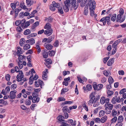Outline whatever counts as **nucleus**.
<instances>
[{
  "mask_svg": "<svg viewBox=\"0 0 126 126\" xmlns=\"http://www.w3.org/2000/svg\"><path fill=\"white\" fill-rule=\"evenodd\" d=\"M65 1L66 4L68 3V4L70 7H73L74 9L75 10H76L78 7V4H77V3L76 4V0H66ZM70 9L71 10H72V9Z\"/></svg>",
  "mask_w": 126,
  "mask_h": 126,
  "instance_id": "f257e3e1",
  "label": "nucleus"
},
{
  "mask_svg": "<svg viewBox=\"0 0 126 126\" xmlns=\"http://www.w3.org/2000/svg\"><path fill=\"white\" fill-rule=\"evenodd\" d=\"M109 98H107L106 99L105 97L103 96L100 99V102L102 104H103L106 103V104L105 105V107H106V104L109 103Z\"/></svg>",
  "mask_w": 126,
  "mask_h": 126,
  "instance_id": "f03ea898",
  "label": "nucleus"
},
{
  "mask_svg": "<svg viewBox=\"0 0 126 126\" xmlns=\"http://www.w3.org/2000/svg\"><path fill=\"white\" fill-rule=\"evenodd\" d=\"M95 2L94 1H92V0H89V9H95Z\"/></svg>",
  "mask_w": 126,
  "mask_h": 126,
  "instance_id": "7ed1b4c3",
  "label": "nucleus"
},
{
  "mask_svg": "<svg viewBox=\"0 0 126 126\" xmlns=\"http://www.w3.org/2000/svg\"><path fill=\"white\" fill-rule=\"evenodd\" d=\"M95 94V93L94 92H93L90 95V96L91 98L88 102V105H90L93 103L95 98V96L94 95Z\"/></svg>",
  "mask_w": 126,
  "mask_h": 126,
  "instance_id": "20e7f679",
  "label": "nucleus"
},
{
  "mask_svg": "<svg viewBox=\"0 0 126 126\" xmlns=\"http://www.w3.org/2000/svg\"><path fill=\"white\" fill-rule=\"evenodd\" d=\"M17 91L16 90H14L11 91L10 93V95L8 96V97L9 98L11 99H13L16 97V93Z\"/></svg>",
  "mask_w": 126,
  "mask_h": 126,
  "instance_id": "39448f33",
  "label": "nucleus"
},
{
  "mask_svg": "<svg viewBox=\"0 0 126 126\" xmlns=\"http://www.w3.org/2000/svg\"><path fill=\"white\" fill-rule=\"evenodd\" d=\"M35 85L36 87H38L40 85L41 88H42V86L43 85V81H41L39 79L35 81Z\"/></svg>",
  "mask_w": 126,
  "mask_h": 126,
  "instance_id": "423d86ee",
  "label": "nucleus"
},
{
  "mask_svg": "<svg viewBox=\"0 0 126 126\" xmlns=\"http://www.w3.org/2000/svg\"><path fill=\"white\" fill-rule=\"evenodd\" d=\"M105 21L103 22V25H106V23H107L108 25H110L111 24L110 17L109 16H106L105 17Z\"/></svg>",
  "mask_w": 126,
  "mask_h": 126,
  "instance_id": "0eeeda50",
  "label": "nucleus"
},
{
  "mask_svg": "<svg viewBox=\"0 0 126 126\" xmlns=\"http://www.w3.org/2000/svg\"><path fill=\"white\" fill-rule=\"evenodd\" d=\"M103 87V85L102 84H99L98 85L94 84L93 87L94 90L98 91L101 90Z\"/></svg>",
  "mask_w": 126,
  "mask_h": 126,
  "instance_id": "6e6552de",
  "label": "nucleus"
},
{
  "mask_svg": "<svg viewBox=\"0 0 126 126\" xmlns=\"http://www.w3.org/2000/svg\"><path fill=\"white\" fill-rule=\"evenodd\" d=\"M48 69H46L45 71L43 72L42 78L43 80H47V73H48Z\"/></svg>",
  "mask_w": 126,
  "mask_h": 126,
  "instance_id": "1a4fd4ad",
  "label": "nucleus"
},
{
  "mask_svg": "<svg viewBox=\"0 0 126 126\" xmlns=\"http://www.w3.org/2000/svg\"><path fill=\"white\" fill-rule=\"evenodd\" d=\"M53 30L52 28L50 29H47L44 32V33L45 34L48 35V36H49L51 35L53 33Z\"/></svg>",
  "mask_w": 126,
  "mask_h": 126,
  "instance_id": "9d476101",
  "label": "nucleus"
},
{
  "mask_svg": "<svg viewBox=\"0 0 126 126\" xmlns=\"http://www.w3.org/2000/svg\"><path fill=\"white\" fill-rule=\"evenodd\" d=\"M26 43H29L31 45L34 44L35 43V40L33 38H31L26 41Z\"/></svg>",
  "mask_w": 126,
  "mask_h": 126,
  "instance_id": "9b49d317",
  "label": "nucleus"
},
{
  "mask_svg": "<svg viewBox=\"0 0 126 126\" xmlns=\"http://www.w3.org/2000/svg\"><path fill=\"white\" fill-rule=\"evenodd\" d=\"M65 1L64 2V5L63 7V9L64 11L65 12H67L69 10V6L68 4V3L66 4Z\"/></svg>",
  "mask_w": 126,
  "mask_h": 126,
  "instance_id": "f8f14e48",
  "label": "nucleus"
},
{
  "mask_svg": "<svg viewBox=\"0 0 126 126\" xmlns=\"http://www.w3.org/2000/svg\"><path fill=\"white\" fill-rule=\"evenodd\" d=\"M41 42L38 41L36 43V48L38 50V52L39 53L41 51V49L40 48V47L39 46V45L40 44Z\"/></svg>",
  "mask_w": 126,
  "mask_h": 126,
  "instance_id": "ddd939ff",
  "label": "nucleus"
},
{
  "mask_svg": "<svg viewBox=\"0 0 126 126\" xmlns=\"http://www.w3.org/2000/svg\"><path fill=\"white\" fill-rule=\"evenodd\" d=\"M114 58H112L110 59L108 62L107 63V65L108 66H110L113 63Z\"/></svg>",
  "mask_w": 126,
  "mask_h": 126,
  "instance_id": "4468645a",
  "label": "nucleus"
},
{
  "mask_svg": "<svg viewBox=\"0 0 126 126\" xmlns=\"http://www.w3.org/2000/svg\"><path fill=\"white\" fill-rule=\"evenodd\" d=\"M24 77V76L23 75H22L19 76L18 74L16 76V78L17 81H19L22 80V78Z\"/></svg>",
  "mask_w": 126,
  "mask_h": 126,
  "instance_id": "2eb2a0df",
  "label": "nucleus"
},
{
  "mask_svg": "<svg viewBox=\"0 0 126 126\" xmlns=\"http://www.w3.org/2000/svg\"><path fill=\"white\" fill-rule=\"evenodd\" d=\"M122 15L120 14L118 15L116 18V21L120 23L122 22V19H121Z\"/></svg>",
  "mask_w": 126,
  "mask_h": 126,
  "instance_id": "dca6fc26",
  "label": "nucleus"
},
{
  "mask_svg": "<svg viewBox=\"0 0 126 126\" xmlns=\"http://www.w3.org/2000/svg\"><path fill=\"white\" fill-rule=\"evenodd\" d=\"M88 12V4L86 5L85 7L84 11V14L86 16L87 15Z\"/></svg>",
  "mask_w": 126,
  "mask_h": 126,
  "instance_id": "f3484780",
  "label": "nucleus"
},
{
  "mask_svg": "<svg viewBox=\"0 0 126 126\" xmlns=\"http://www.w3.org/2000/svg\"><path fill=\"white\" fill-rule=\"evenodd\" d=\"M62 110L63 112H67L68 113H70V110L68 109V107L67 106H65L63 107Z\"/></svg>",
  "mask_w": 126,
  "mask_h": 126,
  "instance_id": "a211bd4d",
  "label": "nucleus"
},
{
  "mask_svg": "<svg viewBox=\"0 0 126 126\" xmlns=\"http://www.w3.org/2000/svg\"><path fill=\"white\" fill-rule=\"evenodd\" d=\"M64 119V117L62 115H60L57 118V119L61 122H63Z\"/></svg>",
  "mask_w": 126,
  "mask_h": 126,
  "instance_id": "6ab92c4d",
  "label": "nucleus"
},
{
  "mask_svg": "<svg viewBox=\"0 0 126 126\" xmlns=\"http://www.w3.org/2000/svg\"><path fill=\"white\" fill-rule=\"evenodd\" d=\"M46 63H45V64L46 66H47V64H51L52 63V60L50 59H47L46 61Z\"/></svg>",
  "mask_w": 126,
  "mask_h": 126,
  "instance_id": "aec40b11",
  "label": "nucleus"
},
{
  "mask_svg": "<svg viewBox=\"0 0 126 126\" xmlns=\"http://www.w3.org/2000/svg\"><path fill=\"white\" fill-rule=\"evenodd\" d=\"M105 110L106 114H109L110 113L111 110L108 107H106Z\"/></svg>",
  "mask_w": 126,
  "mask_h": 126,
  "instance_id": "412c9836",
  "label": "nucleus"
},
{
  "mask_svg": "<svg viewBox=\"0 0 126 126\" xmlns=\"http://www.w3.org/2000/svg\"><path fill=\"white\" fill-rule=\"evenodd\" d=\"M44 46L48 50H51L53 47V46L52 45L49 44L46 45L45 44Z\"/></svg>",
  "mask_w": 126,
  "mask_h": 126,
  "instance_id": "4be33fe9",
  "label": "nucleus"
},
{
  "mask_svg": "<svg viewBox=\"0 0 126 126\" xmlns=\"http://www.w3.org/2000/svg\"><path fill=\"white\" fill-rule=\"evenodd\" d=\"M25 20L24 19H23L22 20V22H21V27L23 29H24L25 28Z\"/></svg>",
  "mask_w": 126,
  "mask_h": 126,
  "instance_id": "5701e85b",
  "label": "nucleus"
},
{
  "mask_svg": "<svg viewBox=\"0 0 126 126\" xmlns=\"http://www.w3.org/2000/svg\"><path fill=\"white\" fill-rule=\"evenodd\" d=\"M17 51L16 52L17 54L18 55V54H22V49L20 47H17Z\"/></svg>",
  "mask_w": 126,
  "mask_h": 126,
  "instance_id": "b1692460",
  "label": "nucleus"
},
{
  "mask_svg": "<svg viewBox=\"0 0 126 126\" xmlns=\"http://www.w3.org/2000/svg\"><path fill=\"white\" fill-rule=\"evenodd\" d=\"M52 4L55 7H56L58 8L60 7V4L58 3H56L55 1H53Z\"/></svg>",
  "mask_w": 126,
  "mask_h": 126,
  "instance_id": "393cba45",
  "label": "nucleus"
},
{
  "mask_svg": "<svg viewBox=\"0 0 126 126\" xmlns=\"http://www.w3.org/2000/svg\"><path fill=\"white\" fill-rule=\"evenodd\" d=\"M37 12V11L36 10H34L32 12L31 14H30L29 16V17L28 18H30L32 17H34V15Z\"/></svg>",
  "mask_w": 126,
  "mask_h": 126,
  "instance_id": "a878e982",
  "label": "nucleus"
},
{
  "mask_svg": "<svg viewBox=\"0 0 126 126\" xmlns=\"http://www.w3.org/2000/svg\"><path fill=\"white\" fill-rule=\"evenodd\" d=\"M48 53L45 51H44L43 52V56L44 58H47L48 56Z\"/></svg>",
  "mask_w": 126,
  "mask_h": 126,
  "instance_id": "bb28decb",
  "label": "nucleus"
},
{
  "mask_svg": "<svg viewBox=\"0 0 126 126\" xmlns=\"http://www.w3.org/2000/svg\"><path fill=\"white\" fill-rule=\"evenodd\" d=\"M44 29H50L51 28V25L49 23H47L46 24V25L44 27Z\"/></svg>",
  "mask_w": 126,
  "mask_h": 126,
  "instance_id": "cd10ccee",
  "label": "nucleus"
},
{
  "mask_svg": "<svg viewBox=\"0 0 126 126\" xmlns=\"http://www.w3.org/2000/svg\"><path fill=\"white\" fill-rule=\"evenodd\" d=\"M54 36L53 35H52L51 36L49 37L48 38H47V43H49L51 42L54 39Z\"/></svg>",
  "mask_w": 126,
  "mask_h": 126,
  "instance_id": "c85d7f7f",
  "label": "nucleus"
},
{
  "mask_svg": "<svg viewBox=\"0 0 126 126\" xmlns=\"http://www.w3.org/2000/svg\"><path fill=\"white\" fill-rule=\"evenodd\" d=\"M107 119V117L106 116H105L102 117L101 119V122L102 123H103L105 122Z\"/></svg>",
  "mask_w": 126,
  "mask_h": 126,
  "instance_id": "c756f323",
  "label": "nucleus"
},
{
  "mask_svg": "<svg viewBox=\"0 0 126 126\" xmlns=\"http://www.w3.org/2000/svg\"><path fill=\"white\" fill-rule=\"evenodd\" d=\"M18 56V59L20 63L22 62V61L23 59H24V56H22L20 55V54H18L17 55Z\"/></svg>",
  "mask_w": 126,
  "mask_h": 126,
  "instance_id": "7c9ffc66",
  "label": "nucleus"
},
{
  "mask_svg": "<svg viewBox=\"0 0 126 126\" xmlns=\"http://www.w3.org/2000/svg\"><path fill=\"white\" fill-rule=\"evenodd\" d=\"M30 48V45L28 44H26L24 47V49L25 50H27Z\"/></svg>",
  "mask_w": 126,
  "mask_h": 126,
  "instance_id": "2f4dec72",
  "label": "nucleus"
},
{
  "mask_svg": "<svg viewBox=\"0 0 126 126\" xmlns=\"http://www.w3.org/2000/svg\"><path fill=\"white\" fill-rule=\"evenodd\" d=\"M25 40L23 38H21L19 42V44L21 46H23V45L25 43Z\"/></svg>",
  "mask_w": 126,
  "mask_h": 126,
  "instance_id": "473e14b6",
  "label": "nucleus"
},
{
  "mask_svg": "<svg viewBox=\"0 0 126 126\" xmlns=\"http://www.w3.org/2000/svg\"><path fill=\"white\" fill-rule=\"evenodd\" d=\"M31 32V31L29 29H27L24 32V35H27L30 33Z\"/></svg>",
  "mask_w": 126,
  "mask_h": 126,
  "instance_id": "72a5a7b5",
  "label": "nucleus"
},
{
  "mask_svg": "<svg viewBox=\"0 0 126 126\" xmlns=\"http://www.w3.org/2000/svg\"><path fill=\"white\" fill-rule=\"evenodd\" d=\"M108 81L110 84H112L114 82V80L111 76H110L108 78Z\"/></svg>",
  "mask_w": 126,
  "mask_h": 126,
  "instance_id": "f704fd0d",
  "label": "nucleus"
},
{
  "mask_svg": "<svg viewBox=\"0 0 126 126\" xmlns=\"http://www.w3.org/2000/svg\"><path fill=\"white\" fill-rule=\"evenodd\" d=\"M48 53L49 56H53L54 55L55 52L52 50L51 51H49L48 52Z\"/></svg>",
  "mask_w": 126,
  "mask_h": 126,
  "instance_id": "c9c22d12",
  "label": "nucleus"
},
{
  "mask_svg": "<svg viewBox=\"0 0 126 126\" xmlns=\"http://www.w3.org/2000/svg\"><path fill=\"white\" fill-rule=\"evenodd\" d=\"M86 88L88 91H90L92 89V87L91 85L88 84L86 85Z\"/></svg>",
  "mask_w": 126,
  "mask_h": 126,
  "instance_id": "e433bc0d",
  "label": "nucleus"
},
{
  "mask_svg": "<svg viewBox=\"0 0 126 126\" xmlns=\"http://www.w3.org/2000/svg\"><path fill=\"white\" fill-rule=\"evenodd\" d=\"M67 122L66 121H63V122H62V124L61 125L62 126H69V124L67 123Z\"/></svg>",
  "mask_w": 126,
  "mask_h": 126,
  "instance_id": "4c0bfd02",
  "label": "nucleus"
},
{
  "mask_svg": "<svg viewBox=\"0 0 126 126\" xmlns=\"http://www.w3.org/2000/svg\"><path fill=\"white\" fill-rule=\"evenodd\" d=\"M117 98V96H116L114 97H113L112 99L111 100V102L113 104H115L116 103V99Z\"/></svg>",
  "mask_w": 126,
  "mask_h": 126,
  "instance_id": "58836bf2",
  "label": "nucleus"
},
{
  "mask_svg": "<svg viewBox=\"0 0 126 126\" xmlns=\"http://www.w3.org/2000/svg\"><path fill=\"white\" fill-rule=\"evenodd\" d=\"M58 12L61 14H63V12L61 7H60L58 8Z\"/></svg>",
  "mask_w": 126,
  "mask_h": 126,
  "instance_id": "ea45409f",
  "label": "nucleus"
},
{
  "mask_svg": "<svg viewBox=\"0 0 126 126\" xmlns=\"http://www.w3.org/2000/svg\"><path fill=\"white\" fill-rule=\"evenodd\" d=\"M116 14H114L111 18V20L113 22L116 19Z\"/></svg>",
  "mask_w": 126,
  "mask_h": 126,
  "instance_id": "a19ab883",
  "label": "nucleus"
},
{
  "mask_svg": "<svg viewBox=\"0 0 126 126\" xmlns=\"http://www.w3.org/2000/svg\"><path fill=\"white\" fill-rule=\"evenodd\" d=\"M37 35V34L36 33H32L31 34L27 36V38H28L30 37H33V36H35Z\"/></svg>",
  "mask_w": 126,
  "mask_h": 126,
  "instance_id": "79ce46f5",
  "label": "nucleus"
},
{
  "mask_svg": "<svg viewBox=\"0 0 126 126\" xmlns=\"http://www.w3.org/2000/svg\"><path fill=\"white\" fill-rule=\"evenodd\" d=\"M21 26H18L16 29V31L19 32H21L23 31L22 29L21 28Z\"/></svg>",
  "mask_w": 126,
  "mask_h": 126,
  "instance_id": "37998d69",
  "label": "nucleus"
},
{
  "mask_svg": "<svg viewBox=\"0 0 126 126\" xmlns=\"http://www.w3.org/2000/svg\"><path fill=\"white\" fill-rule=\"evenodd\" d=\"M105 111L103 110H101L99 113V117H102L105 114Z\"/></svg>",
  "mask_w": 126,
  "mask_h": 126,
  "instance_id": "c03bdc74",
  "label": "nucleus"
},
{
  "mask_svg": "<svg viewBox=\"0 0 126 126\" xmlns=\"http://www.w3.org/2000/svg\"><path fill=\"white\" fill-rule=\"evenodd\" d=\"M123 120V118L122 116H120L118 117V122H122Z\"/></svg>",
  "mask_w": 126,
  "mask_h": 126,
  "instance_id": "a18cd8bd",
  "label": "nucleus"
},
{
  "mask_svg": "<svg viewBox=\"0 0 126 126\" xmlns=\"http://www.w3.org/2000/svg\"><path fill=\"white\" fill-rule=\"evenodd\" d=\"M94 9H90V14L91 16H93L94 15Z\"/></svg>",
  "mask_w": 126,
  "mask_h": 126,
  "instance_id": "49530a36",
  "label": "nucleus"
},
{
  "mask_svg": "<svg viewBox=\"0 0 126 126\" xmlns=\"http://www.w3.org/2000/svg\"><path fill=\"white\" fill-rule=\"evenodd\" d=\"M33 79L32 77V76H31L29 79V84H32L33 83Z\"/></svg>",
  "mask_w": 126,
  "mask_h": 126,
  "instance_id": "de8ad7c7",
  "label": "nucleus"
},
{
  "mask_svg": "<svg viewBox=\"0 0 126 126\" xmlns=\"http://www.w3.org/2000/svg\"><path fill=\"white\" fill-rule=\"evenodd\" d=\"M107 94L108 96H110L113 94V91L108 90L107 92Z\"/></svg>",
  "mask_w": 126,
  "mask_h": 126,
  "instance_id": "09e8293b",
  "label": "nucleus"
},
{
  "mask_svg": "<svg viewBox=\"0 0 126 126\" xmlns=\"http://www.w3.org/2000/svg\"><path fill=\"white\" fill-rule=\"evenodd\" d=\"M31 101L28 99H26L25 101V104L27 105H30L31 104Z\"/></svg>",
  "mask_w": 126,
  "mask_h": 126,
  "instance_id": "8fccbe9b",
  "label": "nucleus"
},
{
  "mask_svg": "<svg viewBox=\"0 0 126 126\" xmlns=\"http://www.w3.org/2000/svg\"><path fill=\"white\" fill-rule=\"evenodd\" d=\"M22 22V20H17L15 22V24L16 26H18L20 24H21Z\"/></svg>",
  "mask_w": 126,
  "mask_h": 126,
  "instance_id": "3c124183",
  "label": "nucleus"
},
{
  "mask_svg": "<svg viewBox=\"0 0 126 126\" xmlns=\"http://www.w3.org/2000/svg\"><path fill=\"white\" fill-rule=\"evenodd\" d=\"M16 87V85L15 83L12 85L11 86V89L12 90H15Z\"/></svg>",
  "mask_w": 126,
  "mask_h": 126,
  "instance_id": "603ef678",
  "label": "nucleus"
},
{
  "mask_svg": "<svg viewBox=\"0 0 126 126\" xmlns=\"http://www.w3.org/2000/svg\"><path fill=\"white\" fill-rule=\"evenodd\" d=\"M49 8L50 10L52 11H54L55 10V8L53 4H51Z\"/></svg>",
  "mask_w": 126,
  "mask_h": 126,
  "instance_id": "864d4df0",
  "label": "nucleus"
},
{
  "mask_svg": "<svg viewBox=\"0 0 126 126\" xmlns=\"http://www.w3.org/2000/svg\"><path fill=\"white\" fill-rule=\"evenodd\" d=\"M117 114V111H115L114 109H113L112 111V115L113 117H115Z\"/></svg>",
  "mask_w": 126,
  "mask_h": 126,
  "instance_id": "5fc2aeb1",
  "label": "nucleus"
},
{
  "mask_svg": "<svg viewBox=\"0 0 126 126\" xmlns=\"http://www.w3.org/2000/svg\"><path fill=\"white\" fill-rule=\"evenodd\" d=\"M20 6L23 9L25 10L26 9V6L24 5V4L23 3H21L20 4Z\"/></svg>",
  "mask_w": 126,
  "mask_h": 126,
  "instance_id": "6e6d98bb",
  "label": "nucleus"
},
{
  "mask_svg": "<svg viewBox=\"0 0 126 126\" xmlns=\"http://www.w3.org/2000/svg\"><path fill=\"white\" fill-rule=\"evenodd\" d=\"M5 77L6 80L8 81H9L10 80V76L9 74H7L6 75Z\"/></svg>",
  "mask_w": 126,
  "mask_h": 126,
  "instance_id": "4d7b16f0",
  "label": "nucleus"
},
{
  "mask_svg": "<svg viewBox=\"0 0 126 126\" xmlns=\"http://www.w3.org/2000/svg\"><path fill=\"white\" fill-rule=\"evenodd\" d=\"M26 2L28 5L31 6L32 4L31 2V0H26Z\"/></svg>",
  "mask_w": 126,
  "mask_h": 126,
  "instance_id": "13d9d810",
  "label": "nucleus"
},
{
  "mask_svg": "<svg viewBox=\"0 0 126 126\" xmlns=\"http://www.w3.org/2000/svg\"><path fill=\"white\" fill-rule=\"evenodd\" d=\"M109 57H108L103 58V61L104 63H106L108 60L109 59Z\"/></svg>",
  "mask_w": 126,
  "mask_h": 126,
  "instance_id": "bf43d9fd",
  "label": "nucleus"
},
{
  "mask_svg": "<svg viewBox=\"0 0 126 126\" xmlns=\"http://www.w3.org/2000/svg\"><path fill=\"white\" fill-rule=\"evenodd\" d=\"M107 105V106L110 108V109L111 110L112 109L113 105L112 104H106V106Z\"/></svg>",
  "mask_w": 126,
  "mask_h": 126,
  "instance_id": "052dcab7",
  "label": "nucleus"
},
{
  "mask_svg": "<svg viewBox=\"0 0 126 126\" xmlns=\"http://www.w3.org/2000/svg\"><path fill=\"white\" fill-rule=\"evenodd\" d=\"M59 44L58 41V40H56L54 43L53 45L55 46V47H57L59 46Z\"/></svg>",
  "mask_w": 126,
  "mask_h": 126,
  "instance_id": "680f3d73",
  "label": "nucleus"
},
{
  "mask_svg": "<svg viewBox=\"0 0 126 126\" xmlns=\"http://www.w3.org/2000/svg\"><path fill=\"white\" fill-rule=\"evenodd\" d=\"M65 99L63 97H60L58 98V101H64L65 100Z\"/></svg>",
  "mask_w": 126,
  "mask_h": 126,
  "instance_id": "e2e57ef3",
  "label": "nucleus"
},
{
  "mask_svg": "<svg viewBox=\"0 0 126 126\" xmlns=\"http://www.w3.org/2000/svg\"><path fill=\"white\" fill-rule=\"evenodd\" d=\"M34 94H32V95L33 96V97L32 98V102L33 103H35L36 102V96H34L33 95Z\"/></svg>",
  "mask_w": 126,
  "mask_h": 126,
  "instance_id": "0e129e2a",
  "label": "nucleus"
},
{
  "mask_svg": "<svg viewBox=\"0 0 126 126\" xmlns=\"http://www.w3.org/2000/svg\"><path fill=\"white\" fill-rule=\"evenodd\" d=\"M126 91V89L125 88L123 89H122L120 92L119 93L120 94H123L124 92H125Z\"/></svg>",
  "mask_w": 126,
  "mask_h": 126,
  "instance_id": "69168bd1",
  "label": "nucleus"
},
{
  "mask_svg": "<svg viewBox=\"0 0 126 126\" xmlns=\"http://www.w3.org/2000/svg\"><path fill=\"white\" fill-rule=\"evenodd\" d=\"M10 90V88L9 86H7L5 88V91L7 93L9 92Z\"/></svg>",
  "mask_w": 126,
  "mask_h": 126,
  "instance_id": "338daca9",
  "label": "nucleus"
},
{
  "mask_svg": "<svg viewBox=\"0 0 126 126\" xmlns=\"http://www.w3.org/2000/svg\"><path fill=\"white\" fill-rule=\"evenodd\" d=\"M123 123L122 122H118L115 126H122Z\"/></svg>",
  "mask_w": 126,
  "mask_h": 126,
  "instance_id": "774afa93",
  "label": "nucleus"
}]
</instances>
